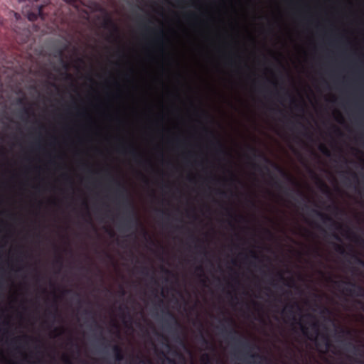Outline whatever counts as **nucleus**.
<instances>
[{
    "mask_svg": "<svg viewBox=\"0 0 364 364\" xmlns=\"http://www.w3.org/2000/svg\"><path fill=\"white\" fill-rule=\"evenodd\" d=\"M224 322L227 323L230 326V331H227L225 328H223V332L226 333L228 337L235 343L245 350V354L252 360L262 359L263 357L259 353H252V350L255 346L252 345L246 339H242L241 336L237 337L240 333L235 328V321L232 318H225L223 320Z\"/></svg>",
    "mask_w": 364,
    "mask_h": 364,
    "instance_id": "obj_1",
    "label": "nucleus"
},
{
    "mask_svg": "<svg viewBox=\"0 0 364 364\" xmlns=\"http://www.w3.org/2000/svg\"><path fill=\"white\" fill-rule=\"evenodd\" d=\"M335 283L338 287H340L341 284H346L348 287L343 289V292L347 295L364 299V287L361 285L350 281H337Z\"/></svg>",
    "mask_w": 364,
    "mask_h": 364,
    "instance_id": "obj_2",
    "label": "nucleus"
},
{
    "mask_svg": "<svg viewBox=\"0 0 364 364\" xmlns=\"http://www.w3.org/2000/svg\"><path fill=\"white\" fill-rule=\"evenodd\" d=\"M144 28L146 31L150 33L154 34V43L160 46H164V30L161 28L156 29V28H152L146 25H144Z\"/></svg>",
    "mask_w": 364,
    "mask_h": 364,
    "instance_id": "obj_3",
    "label": "nucleus"
},
{
    "mask_svg": "<svg viewBox=\"0 0 364 364\" xmlns=\"http://www.w3.org/2000/svg\"><path fill=\"white\" fill-rule=\"evenodd\" d=\"M164 322L168 330H173V326L177 329L181 328V325L176 316L168 310L166 312Z\"/></svg>",
    "mask_w": 364,
    "mask_h": 364,
    "instance_id": "obj_4",
    "label": "nucleus"
},
{
    "mask_svg": "<svg viewBox=\"0 0 364 364\" xmlns=\"http://www.w3.org/2000/svg\"><path fill=\"white\" fill-rule=\"evenodd\" d=\"M311 212L314 214H315L316 216H318L322 220V222L323 223L326 224L327 223H331V226L335 228L336 229H337V230L343 229L342 225L336 223V221L333 220V218L331 217H330L329 215H328L325 213H323L322 212H321L318 210H316V209H312Z\"/></svg>",
    "mask_w": 364,
    "mask_h": 364,
    "instance_id": "obj_5",
    "label": "nucleus"
},
{
    "mask_svg": "<svg viewBox=\"0 0 364 364\" xmlns=\"http://www.w3.org/2000/svg\"><path fill=\"white\" fill-rule=\"evenodd\" d=\"M102 26L105 29H110L114 33H119V28L117 25L114 23L110 15L108 14H105L102 23Z\"/></svg>",
    "mask_w": 364,
    "mask_h": 364,
    "instance_id": "obj_6",
    "label": "nucleus"
},
{
    "mask_svg": "<svg viewBox=\"0 0 364 364\" xmlns=\"http://www.w3.org/2000/svg\"><path fill=\"white\" fill-rule=\"evenodd\" d=\"M125 202H126L127 205L131 209V213H132V217L129 218L126 220L125 225L129 226L130 225H138L139 223V220L138 218L136 217V213L134 210L133 205L131 203V201L129 200V199L128 198V196L127 195L125 197Z\"/></svg>",
    "mask_w": 364,
    "mask_h": 364,
    "instance_id": "obj_7",
    "label": "nucleus"
},
{
    "mask_svg": "<svg viewBox=\"0 0 364 364\" xmlns=\"http://www.w3.org/2000/svg\"><path fill=\"white\" fill-rule=\"evenodd\" d=\"M346 348L349 352L353 353L354 355H359L361 357H364V350L363 348L357 346L352 342H348L346 343Z\"/></svg>",
    "mask_w": 364,
    "mask_h": 364,
    "instance_id": "obj_8",
    "label": "nucleus"
},
{
    "mask_svg": "<svg viewBox=\"0 0 364 364\" xmlns=\"http://www.w3.org/2000/svg\"><path fill=\"white\" fill-rule=\"evenodd\" d=\"M112 350L114 355V359L117 362H120L124 360V356L122 348L118 345H114Z\"/></svg>",
    "mask_w": 364,
    "mask_h": 364,
    "instance_id": "obj_9",
    "label": "nucleus"
},
{
    "mask_svg": "<svg viewBox=\"0 0 364 364\" xmlns=\"http://www.w3.org/2000/svg\"><path fill=\"white\" fill-rule=\"evenodd\" d=\"M337 336L339 338H343L344 336H348V337L351 338L353 336V331L350 329L341 328H340L339 332L337 333Z\"/></svg>",
    "mask_w": 364,
    "mask_h": 364,
    "instance_id": "obj_10",
    "label": "nucleus"
},
{
    "mask_svg": "<svg viewBox=\"0 0 364 364\" xmlns=\"http://www.w3.org/2000/svg\"><path fill=\"white\" fill-rule=\"evenodd\" d=\"M346 232L348 238L352 239L357 242H360L363 241V239L360 237L353 232L349 228H348Z\"/></svg>",
    "mask_w": 364,
    "mask_h": 364,
    "instance_id": "obj_11",
    "label": "nucleus"
},
{
    "mask_svg": "<svg viewBox=\"0 0 364 364\" xmlns=\"http://www.w3.org/2000/svg\"><path fill=\"white\" fill-rule=\"evenodd\" d=\"M211 145L219 152L221 154L225 153L223 145L220 143V141L218 139H215L211 141Z\"/></svg>",
    "mask_w": 364,
    "mask_h": 364,
    "instance_id": "obj_12",
    "label": "nucleus"
},
{
    "mask_svg": "<svg viewBox=\"0 0 364 364\" xmlns=\"http://www.w3.org/2000/svg\"><path fill=\"white\" fill-rule=\"evenodd\" d=\"M250 151L252 152L253 155L256 157L262 158L266 163L270 164V160L266 157L263 154L259 153L258 150L254 147H250Z\"/></svg>",
    "mask_w": 364,
    "mask_h": 364,
    "instance_id": "obj_13",
    "label": "nucleus"
},
{
    "mask_svg": "<svg viewBox=\"0 0 364 364\" xmlns=\"http://www.w3.org/2000/svg\"><path fill=\"white\" fill-rule=\"evenodd\" d=\"M201 364H212L213 358L208 353H203L200 357Z\"/></svg>",
    "mask_w": 364,
    "mask_h": 364,
    "instance_id": "obj_14",
    "label": "nucleus"
},
{
    "mask_svg": "<svg viewBox=\"0 0 364 364\" xmlns=\"http://www.w3.org/2000/svg\"><path fill=\"white\" fill-rule=\"evenodd\" d=\"M123 152L124 154H131L133 156L134 159L136 161L139 163V161L137 160L139 159V154H137V152L136 151V150L134 149H133V148L129 149H124L123 150Z\"/></svg>",
    "mask_w": 364,
    "mask_h": 364,
    "instance_id": "obj_15",
    "label": "nucleus"
},
{
    "mask_svg": "<svg viewBox=\"0 0 364 364\" xmlns=\"http://www.w3.org/2000/svg\"><path fill=\"white\" fill-rule=\"evenodd\" d=\"M311 327L312 330L314 331L315 336H317L319 334V323L318 321H314L311 324Z\"/></svg>",
    "mask_w": 364,
    "mask_h": 364,
    "instance_id": "obj_16",
    "label": "nucleus"
},
{
    "mask_svg": "<svg viewBox=\"0 0 364 364\" xmlns=\"http://www.w3.org/2000/svg\"><path fill=\"white\" fill-rule=\"evenodd\" d=\"M334 249L337 252H338L341 255L346 254L345 248L343 247V246L341 245L334 244Z\"/></svg>",
    "mask_w": 364,
    "mask_h": 364,
    "instance_id": "obj_17",
    "label": "nucleus"
},
{
    "mask_svg": "<svg viewBox=\"0 0 364 364\" xmlns=\"http://www.w3.org/2000/svg\"><path fill=\"white\" fill-rule=\"evenodd\" d=\"M319 150L326 156H330L331 152L323 144L319 146Z\"/></svg>",
    "mask_w": 364,
    "mask_h": 364,
    "instance_id": "obj_18",
    "label": "nucleus"
},
{
    "mask_svg": "<svg viewBox=\"0 0 364 364\" xmlns=\"http://www.w3.org/2000/svg\"><path fill=\"white\" fill-rule=\"evenodd\" d=\"M295 306H296V307H298V308H299V306H298V304H296L288 305V306L286 307V309H285V310H284V311H286L287 312H288L289 314L293 315V314H294V308Z\"/></svg>",
    "mask_w": 364,
    "mask_h": 364,
    "instance_id": "obj_19",
    "label": "nucleus"
},
{
    "mask_svg": "<svg viewBox=\"0 0 364 364\" xmlns=\"http://www.w3.org/2000/svg\"><path fill=\"white\" fill-rule=\"evenodd\" d=\"M321 338L325 341L326 347L327 348H330L331 346V341H330V338H329L328 336L326 335V334H323L321 336Z\"/></svg>",
    "mask_w": 364,
    "mask_h": 364,
    "instance_id": "obj_20",
    "label": "nucleus"
},
{
    "mask_svg": "<svg viewBox=\"0 0 364 364\" xmlns=\"http://www.w3.org/2000/svg\"><path fill=\"white\" fill-rule=\"evenodd\" d=\"M200 339H201V341L203 343V345H205L206 346H210V343L209 342V341L204 336L203 332H202V330L200 331Z\"/></svg>",
    "mask_w": 364,
    "mask_h": 364,
    "instance_id": "obj_21",
    "label": "nucleus"
},
{
    "mask_svg": "<svg viewBox=\"0 0 364 364\" xmlns=\"http://www.w3.org/2000/svg\"><path fill=\"white\" fill-rule=\"evenodd\" d=\"M28 339V336H24L23 337H17V338H14L11 341V343L12 344H16V343H18L19 341H21L22 340L27 341Z\"/></svg>",
    "mask_w": 364,
    "mask_h": 364,
    "instance_id": "obj_22",
    "label": "nucleus"
},
{
    "mask_svg": "<svg viewBox=\"0 0 364 364\" xmlns=\"http://www.w3.org/2000/svg\"><path fill=\"white\" fill-rule=\"evenodd\" d=\"M352 257L354 259V260L355 261L356 263H358V264H360L362 266H364V261L362 259H360L359 257H358L355 254H353Z\"/></svg>",
    "mask_w": 364,
    "mask_h": 364,
    "instance_id": "obj_23",
    "label": "nucleus"
},
{
    "mask_svg": "<svg viewBox=\"0 0 364 364\" xmlns=\"http://www.w3.org/2000/svg\"><path fill=\"white\" fill-rule=\"evenodd\" d=\"M62 360L64 364H73V361L68 355H63Z\"/></svg>",
    "mask_w": 364,
    "mask_h": 364,
    "instance_id": "obj_24",
    "label": "nucleus"
},
{
    "mask_svg": "<svg viewBox=\"0 0 364 364\" xmlns=\"http://www.w3.org/2000/svg\"><path fill=\"white\" fill-rule=\"evenodd\" d=\"M117 186H118V189L119 191L124 193H127V189L125 188V187L122 185L119 182L117 181Z\"/></svg>",
    "mask_w": 364,
    "mask_h": 364,
    "instance_id": "obj_25",
    "label": "nucleus"
},
{
    "mask_svg": "<svg viewBox=\"0 0 364 364\" xmlns=\"http://www.w3.org/2000/svg\"><path fill=\"white\" fill-rule=\"evenodd\" d=\"M277 275H278L279 280L283 282L285 285L289 286V287L290 286L288 282H287V280L284 277L283 274L281 272H279Z\"/></svg>",
    "mask_w": 364,
    "mask_h": 364,
    "instance_id": "obj_26",
    "label": "nucleus"
},
{
    "mask_svg": "<svg viewBox=\"0 0 364 364\" xmlns=\"http://www.w3.org/2000/svg\"><path fill=\"white\" fill-rule=\"evenodd\" d=\"M275 168H277L284 176L287 177V178H290L289 176L277 165L274 164Z\"/></svg>",
    "mask_w": 364,
    "mask_h": 364,
    "instance_id": "obj_27",
    "label": "nucleus"
},
{
    "mask_svg": "<svg viewBox=\"0 0 364 364\" xmlns=\"http://www.w3.org/2000/svg\"><path fill=\"white\" fill-rule=\"evenodd\" d=\"M250 255L252 259H254L255 260H259V256H258V255L255 251L250 250Z\"/></svg>",
    "mask_w": 364,
    "mask_h": 364,
    "instance_id": "obj_28",
    "label": "nucleus"
},
{
    "mask_svg": "<svg viewBox=\"0 0 364 364\" xmlns=\"http://www.w3.org/2000/svg\"><path fill=\"white\" fill-rule=\"evenodd\" d=\"M139 364H153L150 360L140 359Z\"/></svg>",
    "mask_w": 364,
    "mask_h": 364,
    "instance_id": "obj_29",
    "label": "nucleus"
},
{
    "mask_svg": "<svg viewBox=\"0 0 364 364\" xmlns=\"http://www.w3.org/2000/svg\"><path fill=\"white\" fill-rule=\"evenodd\" d=\"M141 273L144 275H148L149 274L148 268L146 267H141Z\"/></svg>",
    "mask_w": 364,
    "mask_h": 364,
    "instance_id": "obj_30",
    "label": "nucleus"
},
{
    "mask_svg": "<svg viewBox=\"0 0 364 364\" xmlns=\"http://www.w3.org/2000/svg\"><path fill=\"white\" fill-rule=\"evenodd\" d=\"M301 330H302V332H303L304 335L308 336L309 331H308L307 328H306L304 326H301Z\"/></svg>",
    "mask_w": 364,
    "mask_h": 364,
    "instance_id": "obj_31",
    "label": "nucleus"
},
{
    "mask_svg": "<svg viewBox=\"0 0 364 364\" xmlns=\"http://www.w3.org/2000/svg\"><path fill=\"white\" fill-rule=\"evenodd\" d=\"M23 112L26 114L27 116H29L30 114H31V111H30V109L29 108H26L25 107L23 109Z\"/></svg>",
    "mask_w": 364,
    "mask_h": 364,
    "instance_id": "obj_32",
    "label": "nucleus"
},
{
    "mask_svg": "<svg viewBox=\"0 0 364 364\" xmlns=\"http://www.w3.org/2000/svg\"><path fill=\"white\" fill-rule=\"evenodd\" d=\"M65 2L70 4H75L78 1V0H64Z\"/></svg>",
    "mask_w": 364,
    "mask_h": 364,
    "instance_id": "obj_33",
    "label": "nucleus"
},
{
    "mask_svg": "<svg viewBox=\"0 0 364 364\" xmlns=\"http://www.w3.org/2000/svg\"><path fill=\"white\" fill-rule=\"evenodd\" d=\"M349 173H350V174L352 176V177H353V178L354 180H356V181L358 180V176H357V174H356L355 172H353V171H350Z\"/></svg>",
    "mask_w": 364,
    "mask_h": 364,
    "instance_id": "obj_34",
    "label": "nucleus"
},
{
    "mask_svg": "<svg viewBox=\"0 0 364 364\" xmlns=\"http://www.w3.org/2000/svg\"><path fill=\"white\" fill-rule=\"evenodd\" d=\"M353 360L358 364H364V361L360 358H355Z\"/></svg>",
    "mask_w": 364,
    "mask_h": 364,
    "instance_id": "obj_35",
    "label": "nucleus"
},
{
    "mask_svg": "<svg viewBox=\"0 0 364 364\" xmlns=\"http://www.w3.org/2000/svg\"><path fill=\"white\" fill-rule=\"evenodd\" d=\"M62 63H63V68L65 69V70H68V68H69V65L68 64L65 62L63 60H62Z\"/></svg>",
    "mask_w": 364,
    "mask_h": 364,
    "instance_id": "obj_36",
    "label": "nucleus"
},
{
    "mask_svg": "<svg viewBox=\"0 0 364 364\" xmlns=\"http://www.w3.org/2000/svg\"><path fill=\"white\" fill-rule=\"evenodd\" d=\"M252 167L253 168L256 169V170H260V166L257 164H252Z\"/></svg>",
    "mask_w": 364,
    "mask_h": 364,
    "instance_id": "obj_37",
    "label": "nucleus"
},
{
    "mask_svg": "<svg viewBox=\"0 0 364 364\" xmlns=\"http://www.w3.org/2000/svg\"><path fill=\"white\" fill-rule=\"evenodd\" d=\"M56 263L59 264L60 266L62 265V258L60 257H58L56 260Z\"/></svg>",
    "mask_w": 364,
    "mask_h": 364,
    "instance_id": "obj_38",
    "label": "nucleus"
},
{
    "mask_svg": "<svg viewBox=\"0 0 364 364\" xmlns=\"http://www.w3.org/2000/svg\"><path fill=\"white\" fill-rule=\"evenodd\" d=\"M274 185H275L276 187H277L279 188H282V186H281L280 183L279 181H274Z\"/></svg>",
    "mask_w": 364,
    "mask_h": 364,
    "instance_id": "obj_39",
    "label": "nucleus"
},
{
    "mask_svg": "<svg viewBox=\"0 0 364 364\" xmlns=\"http://www.w3.org/2000/svg\"><path fill=\"white\" fill-rule=\"evenodd\" d=\"M168 362L169 364H176L175 360L171 358L168 359Z\"/></svg>",
    "mask_w": 364,
    "mask_h": 364,
    "instance_id": "obj_40",
    "label": "nucleus"
},
{
    "mask_svg": "<svg viewBox=\"0 0 364 364\" xmlns=\"http://www.w3.org/2000/svg\"><path fill=\"white\" fill-rule=\"evenodd\" d=\"M52 314V316H53V317H55V316H57V314H58V308H57V306L55 307V312H54V313H53V314Z\"/></svg>",
    "mask_w": 364,
    "mask_h": 364,
    "instance_id": "obj_41",
    "label": "nucleus"
},
{
    "mask_svg": "<svg viewBox=\"0 0 364 364\" xmlns=\"http://www.w3.org/2000/svg\"><path fill=\"white\" fill-rule=\"evenodd\" d=\"M218 193L220 194L223 196H225L226 193L222 191H218Z\"/></svg>",
    "mask_w": 364,
    "mask_h": 364,
    "instance_id": "obj_42",
    "label": "nucleus"
},
{
    "mask_svg": "<svg viewBox=\"0 0 364 364\" xmlns=\"http://www.w3.org/2000/svg\"><path fill=\"white\" fill-rule=\"evenodd\" d=\"M197 270L200 271V272H203V269L201 266H198L197 268H196Z\"/></svg>",
    "mask_w": 364,
    "mask_h": 364,
    "instance_id": "obj_43",
    "label": "nucleus"
},
{
    "mask_svg": "<svg viewBox=\"0 0 364 364\" xmlns=\"http://www.w3.org/2000/svg\"><path fill=\"white\" fill-rule=\"evenodd\" d=\"M206 132H207V133H208V134H210L211 136H214V134H213V132L209 131V130H206Z\"/></svg>",
    "mask_w": 364,
    "mask_h": 364,
    "instance_id": "obj_44",
    "label": "nucleus"
},
{
    "mask_svg": "<svg viewBox=\"0 0 364 364\" xmlns=\"http://www.w3.org/2000/svg\"><path fill=\"white\" fill-rule=\"evenodd\" d=\"M85 314H87V315H90V314H92V311L85 310Z\"/></svg>",
    "mask_w": 364,
    "mask_h": 364,
    "instance_id": "obj_45",
    "label": "nucleus"
},
{
    "mask_svg": "<svg viewBox=\"0 0 364 364\" xmlns=\"http://www.w3.org/2000/svg\"><path fill=\"white\" fill-rule=\"evenodd\" d=\"M226 210H227L228 214V215L232 218V213H231V212H230V209H228V208H227V209H226Z\"/></svg>",
    "mask_w": 364,
    "mask_h": 364,
    "instance_id": "obj_46",
    "label": "nucleus"
},
{
    "mask_svg": "<svg viewBox=\"0 0 364 364\" xmlns=\"http://www.w3.org/2000/svg\"><path fill=\"white\" fill-rule=\"evenodd\" d=\"M333 237H335V239H336L337 240H339V241L341 240V238L338 237V235L334 234V235H333Z\"/></svg>",
    "mask_w": 364,
    "mask_h": 364,
    "instance_id": "obj_47",
    "label": "nucleus"
},
{
    "mask_svg": "<svg viewBox=\"0 0 364 364\" xmlns=\"http://www.w3.org/2000/svg\"><path fill=\"white\" fill-rule=\"evenodd\" d=\"M335 131L339 134H341V132L340 131V129L338 128H335Z\"/></svg>",
    "mask_w": 364,
    "mask_h": 364,
    "instance_id": "obj_48",
    "label": "nucleus"
},
{
    "mask_svg": "<svg viewBox=\"0 0 364 364\" xmlns=\"http://www.w3.org/2000/svg\"><path fill=\"white\" fill-rule=\"evenodd\" d=\"M23 102V99H21V98L18 99V103L22 104Z\"/></svg>",
    "mask_w": 364,
    "mask_h": 364,
    "instance_id": "obj_49",
    "label": "nucleus"
},
{
    "mask_svg": "<svg viewBox=\"0 0 364 364\" xmlns=\"http://www.w3.org/2000/svg\"><path fill=\"white\" fill-rule=\"evenodd\" d=\"M201 275H202V276H203V277H205V279L202 280V282H203V284H205L206 280H205V274H202Z\"/></svg>",
    "mask_w": 364,
    "mask_h": 364,
    "instance_id": "obj_50",
    "label": "nucleus"
},
{
    "mask_svg": "<svg viewBox=\"0 0 364 364\" xmlns=\"http://www.w3.org/2000/svg\"><path fill=\"white\" fill-rule=\"evenodd\" d=\"M191 237H192L194 240H196V241H198V242L199 241V240H198V238H196V237L194 235H191Z\"/></svg>",
    "mask_w": 364,
    "mask_h": 364,
    "instance_id": "obj_51",
    "label": "nucleus"
},
{
    "mask_svg": "<svg viewBox=\"0 0 364 364\" xmlns=\"http://www.w3.org/2000/svg\"><path fill=\"white\" fill-rule=\"evenodd\" d=\"M151 279H153V281L155 284H157V281L154 277H152Z\"/></svg>",
    "mask_w": 364,
    "mask_h": 364,
    "instance_id": "obj_52",
    "label": "nucleus"
},
{
    "mask_svg": "<svg viewBox=\"0 0 364 364\" xmlns=\"http://www.w3.org/2000/svg\"><path fill=\"white\" fill-rule=\"evenodd\" d=\"M121 294L122 295H124L125 294V291L122 288V291H121Z\"/></svg>",
    "mask_w": 364,
    "mask_h": 364,
    "instance_id": "obj_53",
    "label": "nucleus"
},
{
    "mask_svg": "<svg viewBox=\"0 0 364 364\" xmlns=\"http://www.w3.org/2000/svg\"><path fill=\"white\" fill-rule=\"evenodd\" d=\"M66 77H67L68 78H71V75H70V74H68V73H66Z\"/></svg>",
    "mask_w": 364,
    "mask_h": 364,
    "instance_id": "obj_54",
    "label": "nucleus"
},
{
    "mask_svg": "<svg viewBox=\"0 0 364 364\" xmlns=\"http://www.w3.org/2000/svg\"><path fill=\"white\" fill-rule=\"evenodd\" d=\"M165 272L167 273V274H171V272L168 269H164Z\"/></svg>",
    "mask_w": 364,
    "mask_h": 364,
    "instance_id": "obj_55",
    "label": "nucleus"
},
{
    "mask_svg": "<svg viewBox=\"0 0 364 364\" xmlns=\"http://www.w3.org/2000/svg\"><path fill=\"white\" fill-rule=\"evenodd\" d=\"M203 253L204 255H206L208 254V252L205 250H204Z\"/></svg>",
    "mask_w": 364,
    "mask_h": 364,
    "instance_id": "obj_56",
    "label": "nucleus"
},
{
    "mask_svg": "<svg viewBox=\"0 0 364 364\" xmlns=\"http://www.w3.org/2000/svg\"><path fill=\"white\" fill-rule=\"evenodd\" d=\"M324 311H326L327 313H330V311L326 308L324 309Z\"/></svg>",
    "mask_w": 364,
    "mask_h": 364,
    "instance_id": "obj_57",
    "label": "nucleus"
},
{
    "mask_svg": "<svg viewBox=\"0 0 364 364\" xmlns=\"http://www.w3.org/2000/svg\"><path fill=\"white\" fill-rule=\"evenodd\" d=\"M264 168H265L267 171H269V168H268V167H267V166H264Z\"/></svg>",
    "mask_w": 364,
    "mask_h": 364,
    "instance_id": "obj_58",
    "label": "nucleus"
},
{
    "mask_svg": "<svg viewBox=\"0 0 364 364\" xmlns=\"http://www.w3.org/2000/svg\"><path fill=\"white\" fill-rule=\"evenodd\" d=\"M96 326H97V328H102V327L100 325H98L97 323H96Z\"/></svg>",
    "mask_w": 364,
    "mask_h": 364,
    "instance_id": "obj_59",
    "label": "nucleus"
},
{
    "mask_svg": "<svg viewBox=\"0 0 364 364\" xmlns=\"http://www.w3.org/2000/svg\"><path fill=\"white\" fill-rule=\"evenodd\" d=\"M322 185H323L326 188H327V186H326L325 183H322Z\"/></svg>",
    "mask_w": 364,
    "mask_h": 364,
    "instance_id": "obj_60",
    "label": "nucleus"
},
{
    "mask_svg": "<svg viewBox=\"0 0 364 364\" xmlns=\"http://www.w3.org/2000/svg\"><path fill=\"white\" fill-rule=\"evenodd\" d=\"M71 291L70 290H66L65 291V293H68V292H70Z\"/></svg>",
    "mask_w": 364,
    "mask_h": 364,
    "instance_id": "obj_61",
    "label": "nucleus"
},
{
    "mask_svg": "<svg viewBox=\"0 0 364 364\" xmlns=\"http://www.w3.org/2000/svg\"><path fill=\"white\" fill-rule=\"evenodd\" d=\"M200 326L201 327V328H203V324L201 323H200Z\"/></svg>",
    "mask_w": 364,
    "mask_h": 364,
    "instance_id": "obj_62",
    "label": "nucleus"
},
{
    "mask_svg": "<svg viewBox=\"0 0 364 364\" xmlns=\"http://www.w3.org/2000/svg\"><path fill=\"white\" fill-rule=\"evenodd\" d=\"M159 303H160V304H162V303H163V301H162V300H160V301H159Z\"/></svg>",
    "mask_w": 364,
    "mask_h": 364,
    "instance_id": "obj_63",
    "label": "nucleus"
},
{
    "mask_svg": "<svg viewBox=\"0 0 364 364\" xmlns=\"http://www.w3.org/2000/svg\"><path fill=\"white\" fill-rule=\"evenodd\" d=\"M14 364H19V363H14Z\"/></svg>",
    "mask_w": 364,
    "mask_h": 364,
    "instance_id": "obj_64",
    "label": "nucleus"
}]
</instances>
